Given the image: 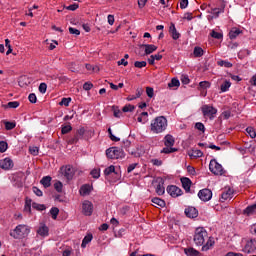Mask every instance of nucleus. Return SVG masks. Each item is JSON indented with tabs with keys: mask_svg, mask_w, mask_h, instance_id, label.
I'll return each instance as SVG.
<instances>
[{
	"mask_svg": "<svg viewBox=\"0 0 256 256\" xmlns=\"http://www.w3.org/2000/svg\"><path fill=\"white\" fill-rule=\"evenodd\" d=\"M168 121L165 116H157L150 123V131L154 135H159L160 133H165L168 127Z\"/></svg>",
	"mask_w": 256,
	"mask_h": 256,
	"instance_id": "nucleus-1",
	"label": "nucleus"
},
{
	"mask_svg": "<svg viewBox=\"0 0 256 256\" xmlns=\"http://www.w3.org/2000/svg\"><path fill=\"white\" fill-rule=\"evenodd\" d=\"M31 233V228L28 225L25 224H19L10 231V237H13V239H25L29 237V234Z\"/></svg>",
	"mask_w": 256,
	"mask_h": 256,
	"instance_id": "nucleus-2",
	"label": "nucleus"
},
{
	"mask_svg": "<svg viewBox=\"0 0 256 256\" xmlns=\"http://www.w3.org/2000/svg\"><path fill=\"white\" fill-rule=\"evenodd\" d=\"M241 251L242 253H247L248 255L256 252V239L255 238H243L241 241Z\"/></svg>",
	"mask_w": 256,
	"mask_h": 256,
	"instance_id": "nucleus-3",
	"label": "nucleus"
},
{
	"mask_svg": "<svg viewBox=\"0 0 256 256\" xmlns=\"http://www.w3.org/2000/svg\"><path fill=\"white\" fill-rule=\"evenodd\" d=\"M206 239H209L207 230H205L203 227L196 228L193 238L195 245L201 247L204 245Z\"/></svg>",
	"mask_w": 256,
	"mask_h": 256,
	"instance_id": "nucleus-4",
	"label": "nucleus"
},
{
	"mask_svg": "<svg viewBox=\"0 0 256 256\" xmlns=\"http://www.w3.org/2000/svg\"><path fill=\"white\" fill-rule=\"evenodd\" d=\"M106 157L108 159H123L125 152L119 147H110L106 150Z\"/></svg>",
	"mask_w": 256,
	"mask_h": 256,
	"instance_id": "nucleus-5",
	"label": "nucleus"
},
{
	"mask_svg": "<svg viewBox=\"0 0 256 256\" xmlns=\"http://www.w3.org/2000/svg\"><path fill=\"white\" fill-rule=\"evenodd\" d=\"M202 115L204 117H208L210 120L215 119V115H217V109L211 105H203L201 107Z\"/></svg>",
	"mask_w": 256,
	"mask_h": 256,
	"instance_id": "nucleus-6",
	"label": "nucleus"
},
{
	"mask_svg": "<svg viewBox=\"0 0 256 256\" xmlns=\"http://www.w3.org/2000/svg\"><path fill=\"white\" fill-rule=\"evenodd\" d=\"M209 170L213 175H223L225 171L223 170V166L217 162V160L212 159L209 164Z\"/></svg>",
	"mask_w": 256,
	"mask_h": 256,
	"instance_id": "nucleus-7",
	"label": "nucleus"
},
{
	"mask_svg": "<svg viewBox=\"0 0 256 256\" xmlns=\"http://www.w3.org/2000/svg\"><path fill=\"white\" fill-rule=\"evenodd\" d=\"M82 213L86 217H91L93 215V203L89 200H85L82 203Z\"/></svg>",
	"mask_w": 256,
	"mask_h": 256,
	"instance_id": "nucleus-8",
	"label": "nucleus"
},
{
	"mask_svg": "<svg viewBox=\"0 0 256 256\" xmlns=\"http://www.w3.org/2000/svg\"><path fill=\"white\" fill-rule=\"evenodd\" d=\"M62 174L64 175V177H66V179H68V181H71V179H73L74 175H75V168H73V166L71 165H66L63 166L61 168Z\"/></svg>",
	"mask_w": 256,
	"mask_h": 256,
	"instance_id": "nucleus-9",
	"label": "nucleus"
},
{
	"mask_svg": "<svg viewBox=\"0 0 256 256\" xmlns=\"http://www.w3.org/2000/svg\"><path fill=\"white\" fill-rule=\"evenodd\" d=\"M198 197L201 199V201L207 202L211 201V198L213 197V192H211L210 189H202L198 192Z\"/></svg>",
	"mask_w": 256,
	"mask_h": 256,
	"instance_id": "nucleus-10",
	"label": "nucleus"
},
{
	"mask_svg": "<svg viewBox=\"0 0 256 256\" xmlns=\"http://www.w3.org/2000/svg\"><path fill=\"white\" fill-rule=\"evenodd\" d=\"M14 165L12 159L9 157L0 160V169H3L4 171H11Z\"/></svg>",
	"mask_w": 256,
	"mask_h": 256,
	"instance_id": "nucleus-11",
	"label": "nucleus"
},
{
	"mask_svg": "<svg viewBox=\"0 0 256 256\" xmlns=\"http://www.w3.org/2000/svg\"><path fill=\"white\" fill-rule=\"evenodd\" d=\"M166 191L171 197H174V198L181 197V195H183V191L175 185L168 186Z\"/></svg>",
	"mask_w": 256,
	"mask_h": 256,
	"instance_id": "nucleus-12",
	"label": "nucleus"
},
{
	"mask_svg": "<svg viewBox=\"0 0 256 256\" xmlns=\"http://www.w3.org/2000/svg\"><path fill=\"white\" fill-rule=\"evenodd\" d=\"M186 217H189V219H195L199 217V211H197V208L193 206H189L184 211Z\"/></svg>",
	"mask_w": 256,
	"mask_h": 256,
	"instance_id": "nucleus-13",
	"label": "nucleus"
},
{
	"mask_svg": "<svg viewBox=\"0 0 256 256\" xmlns=\"http://www.w3.org/2000/svg\"><path fill=\"white\" fill-rule=\"evenodd\" d=\"M91 191H93V187L89 184H84L81 186L79 193H80V195H82V197H85V196L89 195L91 193Z\"/></svg>",
	"mask_w": 256,
	"mask_h": 256,
	"instance_id": "nucleus-14",
	"label": "nucleus"
},
{
	"mask_svg": "<svg viewBox=\"0 0 256 256\" xmlns=\"http://www.w3.org/2000/svg\"><path fill=\"white\" fill-rule=\"evenodd\" d=\"M169 33L172 37V39H174V41H177V39H179V37H181V34L177 31V28L175 27V24H171L169 27Z\"/></svg>",
	"mask_w": 256,
	"mask_h": 256,
	"instance_id": "nucleus-15",
	"label": "nucleus"
},
{
	"mask_svg": "<svg viewBox=\"0 0 256 256\" xmlns=\"http://www.w3.org/2000/svg\"><path fill=\"white\" fill-rule=\"evenodd\" d=\"M123 147L128 151L130 155H134V157H139V153L135 152L133 149H131V141L125 140L123 141Z\"/></svg>",
	"mask_w": 256,
	"mask_h": 256,
	"instance_id": "nucleus-16",
	"label": "nucleus"
},
{
	"mask_svg": "<svg viewBox=\"0 0 256 256\" xmlns=\"http://www.w3.org/2000/svg\"><path fill=\"white\" fill-rule=\"evenodd\" d=\"M227 199H233V189H231V188H228L227 190H225L221 194V201H222V203L224 201H227Z\"/></svg>",
	"mask_w": 256,
	"mask_h": 256,
	"instance_id": "nucleus-17",
	"label": "nucleus"
},
{
	"mask_svg": "<svg viewBox=\"0 0 256 256\" xmlns=\"http://www.w3.org/2000/svg\"><path fill=\"white\" fill-rule=\"evenodd\" d=\"M181 183H182V187L183 189L186 191V193H189V191H191V179L184 177L181 178Z\"/></svg>",
	"mask_w": 256,
	"mask_h": 256,
	"instance_id": "nucleus-18",
	"label": "nucleus"
},
{
	"mask_svg": "<svg viewBox=\"0 0 256 256\" xmlns=\"http://www.w3.org/2000/svg\"><path fill=\"white\" fill-rule=\"evenodd\" d=\"M220 3L221 4L219 8H213L211 11L212 15H215L216 17H219V15L225 11V2L222 1Z\"/></svg>",
	"mask_w": 256,
	"mask_h": 256,
	"instance_id": "nucleus-19",
	"label": "nucleus"
},
{
	"mask_svg": "<svg viewBox=\"0 0 256 256\" xmlns=\"http://www.w3.org/2000/svg\"><path fill=\"white\" fill-rule=\"evenodd\" d=\"M164 145L166 147H173L175 145V138L171 134H167L164 138Z\"/></svg>",
	"mask_w": 256,
	"mask_h": 256,
	"instance_id": "nucleus-20",
	"label": "nucleus"
},
{
	"mask_svg": "<svg viewBox=\"0 0 256 256\" xmlns=\"http://www.w3.org/2000/svg\"><path fill=\"white\" fill-rule=\"evenodd\" d=\"M244 215H247V217H250V215H256V203L253 205L248 206L244 211Z\"/></svg>",
	"mask_w": 256,
	"mask_h": 256,
	"instance_id": "nucleus-21",
	"label": "nucleus"
},
{
	"mask_svg": "<svg viewBox=\"0 0 256 256\" xmlns=\"http://www.w3.org/2000/svg\"><path fill=\"white\" fill-rule=\"evenodd\" d=\"M241 33H243V31H241V29L239 28H232L229 32V38L231 40L233 39H237V37H239V35H241Z\"/></svg>",
	"mask_w": 256,
	"mask_h": 256,
	"instance_id": "nucleus-22",
	"label": "nucleus"
},
{
	"mask_svg": "<svg viewBox=\"0 0 256 256\" xmlns=\"http://www.w3.org/2000/svg\"><path fill=\"white\" fill-rule=\"evenodd\" d=\"M138 123H142V125H145L147 121H149V113L147 112H142L138 117H137Z\"/></svg>",
	"mask_w": 256,
	"mask_h": 256,
	"instance_id": "nucleus-23",
	"label": "nucleus"
},
{
	"mask_svg": "<svg viewBox=\"0 0 256 256\" xmlns=\"http://www.w3.org/2000/svg\"><path fill=\"white\" fill-rule=\"evenodd\" d=\"M213 245H215V239L212 237H209L206 244L202 246V251H209V249H211Z\"/></svg>",
	"mask_w": 256,
	"mask_h": 256,
	"instance_id": "nucleus-24",
	"label": "nucleus"
},
{
	"mask_svg": "<svg viewBox=\"0 0 256 256\" xmlns=\"http://www.w3.org/2000/svg\"><path fill=\"white\" fill-rule=\"evenodd\" d=\"M143 47L145 49L146 55H151V53H154V51H157V46L153 44H144Z\"/></svg>",
	"mask_w": 256,
	"mask_h": 256,
	"instance_id": "nucleus-25",
	"label": "nucleus"
},
{
	"mask_svg": "<svg viewBox=\"0 0 256 256\" xmlns=\"http://www.w3.org/2000/svg\"><path fill=\"white\" fill-rule=\"evenodd\" d=\"M38 235H40L41 237H47V235H49V227H47L46 225H42L39 227V229L37 230Z\"/></svg>",
	"mask_w": 256,
	"mask_h": 256,
	"instance_id": "nucleus-26",
	"label": "nucleus"
},
{
	"mask_svg": "<svg viewBox=\"0 0 256 256\" xmlns=\"http://www.w3.org/2000/svg\"><path fill=\"white\" fill-rule=\"evenodd\" d=\"M189 157L191 159H199V157H203V152L199 149H193L190 153H189Z\"/></svg>",
	"mask_w": 256,
	"mask_h": 256,
	"instance_id": "nucleus-27",
	"label": "nucleus"
},
{
	"mask_svg": "<svg viewBox=\"0 0 256 256\" xmlns=\"http://www.w3.org/2000/svg\"><path fill=\"white\" fill-rule=\"evenodd\" d=\"M184 253L187 256H200L201 253L198 250H195V248H185Z\"/></svg>",
	"mask_w": 256,
	"mask_h": 256,
	"instance_id": "nucleus-28",
	"label": "nucleus"
},
{
	"mask_svg": "<svg viewBox=\"0 0 256 256\" xmlns=\"http://www.w3.org/2000/svg\"><path fill=\"white\" fill-rule=\"evenodd\" d=\"M53 178H51V176H44L41 180L40 183L41 185H43V187L45 189L49 188V186L51 185V181Z\"/></svg>",
	"mask_w": 256,
	"mask_h": 256,
	"instance_id": "nucleus-29",
	"label": "nucleus"
},
{
	"mask_svg": "<svg viewBox=\"0 0 256 256\" xmlns=\"http://www.w3.org/2000/svg\"><path fill=\"white\" fill-rule=\"evenodd\" d=\"M91 241H93V234H88L84 237V239L82 240V244L81 247L83 249H85V247H87V245H89V243H91Z\"/></svg>",
	"mask_w": 256,
	"mask_h": 256,
	"instance_id": "nucleus-30",
	"label": "nucleus"
},
{
	"mask_svg": "<svg viewBox=\"0 0 256 256\" xmlns=\"http://www.w3.org/2000/svg\"><path fill=\"white\" fill-rule=\"evenodd\" d=\"M230 87H231V82L229 80H225L223 82V84H221V86H220V91L222 93H227V91H229Z\"/></svg>",
	"mask_w": 256,
	"mask_h": 256,
	"instance_id": "nucleus-31",
	"label": "nucleus"
},
{
	"mask_svg": "<svg viewBox=\"0 0 256 256\" xmlns=\"http://www.w3.org/2000/svg\"><path fill=\"white\" fill-rule=\"evenodd\" d=\"M217 65H219V67H225L226 69H231V67H233V63L227 60H219Z\"/></svg>",
	"mask_w": 256,
	"mask_h": 256,
	"instance_id": "nucleus-32",
	"label": "nucleus"
},
{
	"mask_svg": "<svg viewBox=\"0 0 256 256\" xmlns=\"http://www.w3.org/2000/svg\"><path fill=\"white\" fill-rule=\"evenodd\" d=\"M181 85V82H179V79L172 78V80L168 83L169 89H173L175 87L176 89Z\"/></svg>",
	"mask_w": 256,
	"mask_h": 256,
	"instance_id": "nucleus-33",
	"label": "nucleus"
},
{
	"mask_svg": "<svg viewBox=\"0 0 256 256\" xmlns=\"http://www.w3.org/2000/svg\"><path fill=\"white\" fill-rule=\"evenodd\" d=\"M31 207H33L31 199L26 198L24 206L25 213H31Z\"/></svg>",
	"mask_w": 256,
	"mask_h": 256,
	"instance_id": "nucleus-34",
	"label": "nucleus"
},
{
	"mask_svg": "<svg viewBox=\"0 0 256 256\" xmlns=\"http://www.w3.org/2000/svg\"><path fill=\"white\" fill-rule=\"evenodd\" d=\"M32 209H36V211H45L47 207L44 204H39L37 202L32 203Z\"/></svg>",
	"mask_w": 256,
	"mask_h": 256,
	"instance_id": "nucleus-35",
	"label": "nucleus"
},
{
	"mask_svg": "<svg viewBox=\"0 0 256 256\" xmlns=\"http://www.w3.org/2000/svg\"><path fill=\"white\" fill-rule=\"evenodd\" d=\"M152 203H154V205H158V207H165V200L161 199V198H152Z\"/></svg>",
	"mask_w": 256,
	"mask_h": 256,
	"instance_id": "nucleus-36",
	"label": "nucleus"
},
{
	"mask_svg": "<svg viewBox=\"0 0 256 256\" xmlns=\"http://www.w3.org/2000/svg\"><path fill=\"white\" fill-rule=\"evenodd\" d=\"M175 151H177V148H173L171 146H166L165 148H163L161 150V153H165L166 155H168L169 153H175Z\"/></svg>",
	"mask_w": 256,
	"mask_h": 256,
	"instance_id": "nucleus-37",
	"label": "nucleus"
},
{
	"mask_svg": "<svg viewBox=\"0 0 256 256\" xmlns=\"http://www.w3.org/2000/svg\"><path fill=\"white\" fill-rule=\"evenodd\" d=\"M71 131H73V127L71 125L62 126V135H67V133H71Z\"/></svg>",
	"mask_w": 256,
	"mask_h": 256,
	"instance_id": "nucleus-38",
	"label": "nucleus"
},
{
	"mask_svg": "<svg viewBox=\"0 0 256 256\" xmlns=\"http://www.w3.org/2000/svg\"><path fill=\"white\" fill-rule=\"evenodd\" d=\"M193 53L195 57H203V48L196 46Z\"/></svg>",
	"mask_w": 256,
	"mask_h": 256,
	"instance_id": "nucleus-39",
	"label": "nucleus"
},
{
	"mask_svg": "<svg viewBox=\"0 0 256 256\" xmlns=\"http://www.w3.org/2000/svg\"><path fill=\"white\" fill-rule=\"evenodd\" d=\"M156 193H157V195H164L165 194V187L163 186V184L159 183L156 186Z\"/></svg>",
	"mask_w": 256,
	"mask_h": 256,
	"instance_id": "nucleus-40",
	"label": "nucleus"
},
{
	"mask_svg": "<svg viewBox=\"0 0 256 256\" xmlns=\"http://www.w3.org/2000/svg\"><path fill=\"white\" fill-rule=\"evenodd\" d=\"M54 189L57 191V193L63 192V183L61 181H57L54 183Z\"/></svg>",
	"mask_w": 256,
	"mask_h": 256,
	"instance_id": "nucleus-41",
	"label": "nucleus"
},
{
	"mask_svg": "<svg viewBox=\"0 0 256 256\" xmlns=\"http://www.w3.org/2000/svg\"><path fill=\"white\" fill-rule=\"evenodd\" d=\"M122 111H123V113H131L132 111H135V106H133L131 104L125 105L122 108Z\"/></svg>",
	"mask_w": 256,
	"mask_h": 256,
	"instance_id": "nucleus-42",
	"label": "nucleus"
},
{
	"mask_svg": "<svg viewBox=\"0 0 256 256\" xmlns=\"http://www.w3.org/2000/svg\"><path fill=\"white\" fill-rule=\"evenodd\" d=\"M5 46L8 49L6 55H11V53H13V48L11 47V40L5 39Z\"/></svg>",
	"mask_w": 256,
	"mask_h": 256,
	"instance_id": "nucleus-43",
	"label": "nucleus"
},
{
	"mask_svg": "<svg viewBox=\"0 0 256 256\" xmlns=\"http://www.w3.org/2000/svg\"><path fill=\"white\" fill-rule=\"evenodd\" d=\"M210 36L213 37V39H223V33L217 32L215 30L211 31Z\"/></svg>",
	"mask_w": 256,
	"mask_h": 256,
	"instance_id": "nucleus-44",
	"label": "nucleus"
},
{
	"mask_svg": "<svg viewBox=\"0 0 256 256\" xmlns=\"http://www.w3.org/2000/svg\"><path fill=\"white\" fill-rule=\"evenodd\" d=\"M90 175H92L93 179H99V177H101V170L100 169H93L90 172Z\"/></svg>",
	"mask_w": 256,
	"mask_h": 256,
	"instance_id": "nucleus-45",
	"label": "nucleus"
},
{
	"mask_svg": "<svg viewBox=\"0 0 256 256\" xmlns=\"http://www.w3.org/2000/svg\"><path fill=\"white\" fill-rule=\"evenodd\" d=\"M5 129L6 131H11L13 129H15V127L17 126V124H15V122H5Z\"/></svg>",
	"mask_w": 256,
	"mask_h": 256,
	"instance_id": "nucleus-46",
	"label": "nucleus"
},
{
	"mask_svg": "<svg viewBox=\"0 0 256 256\" xmlns=\"http://www.w3.org/2000/svg\"><path fill=\"white\" fill-rule=\"evenodd\" d=\"M50 214H51L52 219H54V220L57 219V215H59V208H57V207L51 208Z\"/></svg>",
	"mask_w": 256,
	"mask_h": 256,
	"instance_id": "nucleus-47",
	"label": "nucleus"
},
{
	"mask_svg": "<svg viewBox=\"0 0 256 256\" xmlns=\"http://www.w3.org/2000/svg\"><path fill=\"white\" fill-rule=\"evenodd\" d=\"M134 67L137 69H143V67H147V62L146 61H136L134 63Z\"/></svg>",
	"mask_w": 256,
	"mask_h": 256,
	"instance_id": "nucleus-48",
	"label": "nucleus"
},
{
	"mask_svg": "<svg viewBox=\"0 0 256 256\" xmlns=\"http://www.w3.org/2000/svg\"><path fill=\"white\" fill-rule=\"evenodd\" d=\"M9 145L5 141H0V153H5L7 151Z\"/></svg>",
	"mask_w": 256,
	"mask_h": 256,
	"instance_id": "nucleus-49",
	"label": "nucleus"
},
{
	"mask_svg": "<svg viewBox=\"0 0 256 256\" xmlns=\"http://www.w3.org/2000/svg\"><path fill=\"white\" fill-rule=\"evenodd\" d=\"M108 134H109L111 141H115L116 143L118 141H121V139L119 137H116L115 135H113V131L111 130V128H108Z\"/></svg>",
	"mask_w": 256,
	"mask_h": 256,
	"instance_id": "nucleus-50",
	"label": "nucleus"
},
{
	"mask_svg": "<svg viewBox=\"0 0 256 256\" xmlns=\"http://www.w3.org/2000/svg\"><path fill=\"white\" fill-rule=\"evenodd\" d=\"M246 132L248 133V135H250L251 139H255L256 132L255 129H253V127L246 128Z\"/></svg>",
	"mask_w": 256,
	"mask_h": 256,
	"instance_id": "nucleus-51",
	"label": "nucleus"
},
{
	"mask_svg": "<svg viewBox=\"0 0 256 256\" xmlns=\"http://www.w3.org/2000/svg\"><path fill=\"white\" fill-rule=\"evenodd\" d=\"M111 173H115V166L111 165L109 167H107L105 170H104V175H111Z\"/></svg>",
	"mask_w": 256,
	"mask_h": 256,
	"instance_id": "nucleus-52",
	"label": "nucleus"
},
{
	"mask_svg": "<svg viewBox=\"0 0 256 256\" xmlns=\"http://www.w3.org/2000/svg\"><path fill=\"white\" fill-rule=\"evenodd\" d=\"M200 89H209L211 87V83L209 81H202L199 83Z\"/></svg>",
	"mask_w": 256,
	"mask_h": 256,
	"instance_id": "nucleus-53",
	"label": "nucleus"
},
{
	"mask_svg": "<svg viewBox=\"0 0 256 256\" xmlns=\"http://www.w3.org/2000/svg\"><path fill=\"white\" fill-rule=\"evenodd\" d=\"M19 105V101H12L7 103V107H9V109H17Z\"/></svg>",
	"mask_w": 256,
	"mask_h": 256,
	"instance_id": "nucleus-54",
	"label": "nucleus"
},
{
	"mask_svg": "<svg viewBox=\"0 0 256 256\" xmlns=\"http://www.w3.org/2000/svg\"><path fill=\"white\" fill-rule=\"evenodd\" d=\"M195 129H197L198 131H201L202 133H205V125L201 122H197L195 124Z\"/></svg>",
	"mask_w": 256,
	"mask_h": 256,
	"instance_id": "nucleus-55",
	"label": "nucleus"
},
{
	"mask_svg": "<svg viewBox=\"0 0 256 256\" xmlns=\"http://www.w3.org/2000/svg\"><path fill=\"white\" fill-rule=\"evenodd\" d=\"M146 95H147L150 99H153V95H155V90H153L152 87H147V88H146Z\"/></svg>",
	"mask_w": 256,
	"mask_h": 256,
	"instance_id": "nucleus-56",
	"label": "nucleus"
},
{
	"mask_svg": "<svg viewBox=\"0 0 256 256\" xmlns=\"http://www.w3.org/2000/svg\"><path fill=\"white\" fill-rule=\"evenodd\" d=\"M29 151L31 155H34V156L39 155V147L32 146L29 148Z\"/></svg>",
	"mask_w": 256,
	"mask_h": 256,
	"instance_id": "nucleus-57",
	"label": "nucleus"
},
{
	"mask_svg": "<svg viewBox=\"0 0 256 256\" xmlns=\"http://www.w3.org/2000/svg\"><path fill=\"white\" fill-rule=\"evenodd\" d=\"M69 33L70 35H81V31H79L77 28L69 27Z\"/></svg>",
	"mask_w": 256,
	"mask_h": 256,
	"instance_id": "nucleus-58",
	"label": "nucleus"
},
{
	"mask_svg": "<svg viewBox=\"0 0 256 256\" xmlns=\"http://www.w3.org/2000/svg\"><path fill=\"white\" fill-rule=\"evenodd\" d=\"M69 103H71V98H62L59 105H64V107H69Z\"/></svg>",
	"mask_w": 256,
	"mask_h": 256,
	"instance_id": "nucleus-59",
	"label": "nucleus"
},
{
	"mask_svg": "<svg viewBox=\"0 0 256 256\" xmlns=\"http://www.w3.org/2000/svg\"><path fill=\"white\" fill-rule=\"evenodd\" d=\"M83 89H84V91H91V89H93V83L85 82L83 84Z\"/></svg>",
	"mask_w": 256,
	"mask_h": 256,
	"instance_id": "nucleus-60",
	"label": "nucleus"
},
{
	"mask_svg": "<svg viewBox=\"0 0 256 256\" xmlns=\"http://www.w3.org/2000/svg\"><path fill=\"white\" fill-rule=\"evenodd\" d=\"M28 99L30 103H37V95H35V93L29 94Z\"/></svg>",
	"mask_w": 256,
	"mask_h": 256,
	"instance_id": "nucleus-61",
	"label": "nucleus"
},
{
	"mask_svg": "<svg viewBox=\"0 0 256 256\" xmlns=\"http://www.w3.org/2000/svg\"><path fill=\"white\" fill-rule=\"evenodd\" d=\"M39 91L44 94V93H47V84L46 83H41L39 85Z\"/></svg>",
	"mask_w": 256,
	"mask_h": 256,
	"instance_id": "nucleus-62",
	"label": "nucleus"
},
{
	"mask_svg": "<svg viewBox=\"0 0 256 256\" xmlns=\"http://www.w3.org/2000/svg\"><path fill=\"white\" fill-rule=\"evenodd\" d=\"M83 135H85V128L81 127L80 129L77 130L76 132V136L79 137H83Z\"/></svg>",
	"mask_w": 256,
	"mask_h": 256,
	"instance_id": "nucleus-63",
	"label": "nucleus"
},
{
	"mask_svg": "<svg viewBox=\"0 0 256 256\" xmlns=\"http://www.w3.org/2000/svg\"><path fill=\"white\" fill-rule=\"evenodd\" d=\"M225 256H244L242 253L237 252H228Z\"/></svg>",
	"mask_w": 256,
	"mask_h": 256,
	"instance_id": "nucleus-64",
	"label": "nucleus"
}]
</instances>
